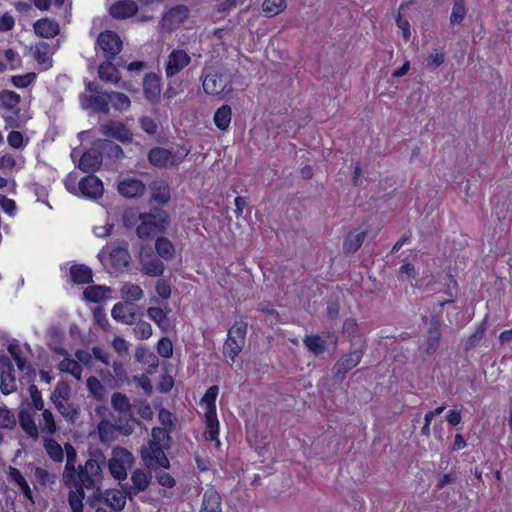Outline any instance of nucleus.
Instances as JSON below:
<instances>
[{
	"mask_svg": "<svg viewBox=\"0 0 512 512\" xmlns=\"http://www.w3.org/2000/svg\"><path fill=\"white\" fill-rule=\"evenodd\" d=\"M38 424L34 420V414L30 409H20L18 413L19 425L28 437L34 441L38 440L40 433L51 437L57 432V424L51 410H40Z\"/></svg>",
	"mask_w": 512,
	"mask_h": 512,
	"instance_id": "obj_1",
	"label": "nucleus"
},
{
	"mask_svg": "<svg viewBox=\"0 0 512 512\" xmlns=\"http://www.w3.org/2000/svg\"><path fill=\"white\" fill-rule=\"evenodd\" d=\"M62 474V481L68 488L94 489L101 478V467L94 459H89L85 464L74 467L73 470Z\"/></svg>",
	"mask_w": 512,
	"mask_h": 512,
	"instance_id": "obj_2",
	"label": "nucleus"
},
{
	"mask_svg": "<svg viewBox=\"0 0 512 512\" xmlns=\"http://www.w3.org/2000/svg\"><path fill=\"white\" fill-rule=\"evenodd\" d=\"M137 221L136 235L142 240H147L163 233L170 224V217L165 210L154 208L149 212L139 213Z\"/></svg>",
	"mask_w": 512,
	"mask_h": 512,
	"instance_id": "obj_3",
	"label": "nucleus"
},
{
	"mask_svg": "<svg viewBox=\"0 0 512 512\" xmlns=\"http://www.w3.org/2000/svg\"><path fill=\"white\" fill-rule=\"evenodd\" d=\"M231 76L223 67H207L202 73V87L206 94L217 96L231 90Z\"/></svg>",
	"mask_w": 512,
	"mask_h": 512,
	"instance_id": "obj_4",
	"label": "nucleus"
},
{
	"mask_svg": "<svg viewBox=\"0 0 512 512\" xmlns=\"http://www.w3.org/2000/svg\"><path fill=\"white\" fill-rule=\"evenodd\" d=\"M247 327L248 324L245 321L240 320L236 321L228 330L227 339L224 342L222 352L230 365L235 362L236 357L245 345Z\"/></svg>",
	"mask_w": 512,
	"mask_h": 512,
	"instance_id": "obj_5",
	"label": "nucleus"
},
{
	"mask_svg": "<svg viewBox=\"0 0 512 512\" xmlns=\"http://www.w3.org/2000/svg\"><path fill=\"white\" fill-rule=\"evenodd\" d=\"M133 455L127 449L117 447L113 449L112 457L108 462V467L112 476L118 480H124L127 477V469L133 463Z\"/></svg>",
	"mask_w": 512,
	"mask_h": 512,
	"instance_id": "obj_6",
	"label": "nucleus"
},
{
	"mask_svg": "<svg viewBox=\"0 0 512 512\" xmlns=\"http://www.w3.org/2000/svg\"><path fill=\"white\" fill-rule=\"evenodd\" d=\"M122 46L119 35L111 30L101 32L96 40V48H99L108 60H113L121 52Z\"/></svg>",
	"mask_w": 512,
	"mask_h": 512,
	"instance_id": "obj_7",
	"label": "nucleus"
},
{
	"mask_svg": "<svg viewBox=\"0 0 512 512\" xmlns=\"http://www.w3.org/2000/svg\"><path fill=\"white\" fill-rule=\"evenodd\" d=\"M141 271L150 277L162 276L165 270L164 263L152 254L150 247L142 246L139 253Z\"/></svg>",
	"mask_w": 512,
	"mask_h": 512,
	"instance_id": "obj_8",
	"label": "nucleus"
},
{
	"mask_svg": "<svg viewBox=\"0 0 512 512\" xmlns=\"http://www.w3.org/2000/svg\"><path fill=\"white\" fill-rule=\"evenodd\" d=\"M163 446L156 445L155 443H148L141 449V457L149 468H164L167 469L170 466L169 460L166 457Z\"/></svg>",
	"mask_w": 512,
	"mask_h": 512,
	"instance_id": "obj_9",
	"label": "nucleus"
},
{
	"mask_svg": "<svg viewBox=\"0 0 512 512\" xmlns=\"http://www.w3.org/2000/svg\"><path fill=\"white\" fill-rule=\"evenodd\" d=\"M191 60L190 55L184 49H173L165 62L166 77L172 78L179 74L191 63Z\"/></svg>",
	"mask_w": 512,
	"mask_h": 512,
	"instance_id": "obj_10",
	"label": "nucleus"
},
{
	"mask_svg": "<svg viewBox=\"0 0 512 512\" xmlns=\"http://www.w3.org/2000/svg\"><path fill=\"white\" fill-rule=\"evenodd\" d=\"M189 17V9L184 5H177L166 11L159 25L166 31H172L180 27Z\"/></svg>",
	"mask_w": 512,
	"mask_h": 512,
	"instance_id": "obj_11",
	"label": "nucleus"
},
{
	"mask_svg": "<svg viewBox=\"0 0 512 512\" xmlns=\"http://www.w3.org/2000/svg\"><path fill=\"white\" fill-rule=\"evenodd\" d=\"M187 153L179 156L177 153L172 152L166 148L156 147L149 151V162L157 167H166L168 165H176L180 163Z\"/></svg>",
	"mask_w": 512,
	"mask_h": 512,
	"instance_id": "obj_12",
	"label": "nucleus"
},
{
	"mask_svg": "<svg viewBox=\"0 0 512 512\" xmlns=\"http://www.w3.org/2000/svg\"><path fill=\"white\" fill-rule=\"evenodd\" d=\"M109 250L110 261L112 266L122 271L128 267L130 263V254L128 252V244L126 241H117L107 247Z\"/></svg>",
	"mask_w": 512,
	"mask_h": 512,
	"instance_id": "obj_13",
	"label": "nucleus"
},
{
	"mask_svg": "<svg viewBox=\"0 0 512 512\" xmlns=\"http://www.w3.org/2000/svg\"><path fill=\"white\" fill-rule=\"evenodd\" d=\"M0 390L4 395H9L16 391V378L14 375V367L10 359L6 356L0 358Z\"/></svg>",
	"mask_w": 512,
	"mask_h": 512,
	"instance_id": "obj_14",
	"label": "nucleus"
},
{
	"mask_svg": "<svg viewBox=\"0 0 512 512\" xmlns=\"http://www.w3.org/2000/svg\"><path fill=\"white\" fill-rule=\"evenodd\" d=\"M101 134L114 138L122 143H128L132 141V133L130 130L119 121H108L99 126Z\"/></svg>",
	"mask_w": 512,
	"mask_h": 512,
	"instance_id": "obj_15",
	"label": "nucleus"
},
{
	"mask_svg": "<svg viewBox=\"0 0 512 512\" xmlns=\"http://www.w3.org/2000/svg\"><path fill=\"white\" fill-rule=\"evenodd\" d=\"M363 354L364 351L362 349H356L342 355L334 366L335 376L338 379H343L349 370L353 369L360 363Z\"/></svg>",
	"mask_w": 512,
	"mask_h": 512,
	"instance_id": "obj_16",
	"label": "nucleus"
},
{
	"mask_svg": "<svg viewBox=\"0 0 512 512\" xmlns=\"http://www.w3.org/2000/svg\"><path fill=\"white\" fill-rule=\"evenodd\" d=\"M80 193L91 199H99L102 197L104 187L102 181L93 174L83 177L78 183Z\"/></svg>",
	"mask_w": 512,
	"mask_h": 512,
	"instance_id": "obj_17",
	"label": "nucleus"
},
{
	"mask_svg": "<svg viewBox=\"0 0 512 512\" xmlns=\"http://www.w3.org/2000/svg\"><path fill=\"white\" fill-rule=\"evenodd\" d=\"M430 327L427 332V336L423 343L425 352L429 355L436 352L439 347L441 338V321L438 317H433L429 323Z\"/></svg>",
	"mask_w": 512,
	"mask_h": 512,
	"instance_id": "obj_18",
	"label": "nucleus"
},
{
	"mask_svg": "<svg viewBox=\"0 0 512 512\" xmlns=\"http://www.w3.org/2000/svg\"><path fill=\"white\" fill-rule=\"evenodd\" d=\"M138 11V5L134 0H119L109 8L110 15L115 19L132 17Z\"/></svg>",
	"mask_w": 512,
	"mask_h": 512,
	"instance_id": "obj_19",
	"label": "nucleus"
},
{
	"mask_svg": "<svg viewBox=\"0 0 512 512\" xmlns=\"http://www.w3.org/2000/svg\"><path fill=\"white\" fill-rule=\"evenodd\" d=\"M102 164V155L100 151L96 148L91 149L85 152L79 161L78 167L83 172H95L97 171Z\"/></svg>",
	"mask_w": 512,
	"mask_h": 512,
	"instance_id": "obj_20",
	"label": "nucleus"
},
{
	"mask_svg": "<svg viewBox=\"0 0 512 512\" xmlns=\"http://www.w3.org/2000/svg\"><path fill=\"white\" fill-rule=\"evenodd\" d=\"M112 318L126 325H132L136 319L133 306L128 303L117 302L111 310Z\"/></svg>",
	"mask_w": 512,
	"mask_h": 512,
	"instance_id": "obj_21",
	"label": "nucleus"
},
{
	"mask_svg": "<svg viewBox=\"0 0 512 512\" xmlns=\"http://www.w3.org/2000/svg\"><path fill=\"white\" fill-rule=\"evenodd\" d=\"M219 435V421L216 412L205 411V431L204 438L207 441L215 442L217 448L220 447L221 442L218 438Z\"/></svg>",
	"mask_w": 512,
	"mask_h": 512,
	"instance_id": "obj_22",
	"label": "nucleus"
},
{
	"mask_svg": "<svg viewBox=\"0 0 512 512\" xmlns=\"http://www.w3.org/2000/svg\"><path fill=\"white\" fill-rule=\"evenodd\" d=\"M143 92L147 100L155 101L161 92V78L156 73H148L143 80Z\"/></svg>",
	"mask_w": 512,
	"mask_h": 512,
	"instance_id": "obj_23",
	"label": "nucleus"
},
{
	"mask_svg": "<svg viewBox=\"0 0 512 512\" xmlns=\"http://www.w3.org/2000/svg\"><path fill=\"white\" fill-rule=\"evenodd\" d=\"M118 191L124 197L133 198L142 196L146 191V186L138 179L129 178L119 182Z\"/></svg>",
	"mask_w": 512,
	"mask_h": 512,
	"instance_id": "obj_24",
	"label": "nucleus"
},
{
	"mask_svg": "<svg viewBox=\"0 0 512 512\" xmlns=\"http://www.w3.org/2000/svg\"><path fill=\"white\" fill-rule=\"evenodd\" d=\"M57 352L65 356V358L58 364L59 370L65 373H69L75 379L80 380L82 377L83 368L78 363V361L72 359L68 352L63 348L58 349Z\"/></svg>",
	"mask_w": 512,
	"mask_h": 512,
	"instance_id": "obj_25",
	"label": "nucleus"
},
{
	"mask_svg": "<svg viewBox=\"0 0 512 512\" xmlns=\"http://www.w3.org/2000/svg\"><path fill=\"white\" fill-rule=\"evenodd\" d=\"M36 35L42 38H54L60 32L59 24L52 19L43 18L34 23Z\"/></svg>",
	"mask_w": 512,
	"mask_h": 512,
	"instance_id": "obj_26",
	"label": "nucleus"
},
{
	"mask_svg": "<svg viewBox=\"0 0 512 512\" xmlns=\"http://www.w3.org/2000/svg\"><path fill=\"white\" fill-rule=\"evenodd\" d=\"M101 501L112 510L120 511L125 507L126 496L118 489H108L103 493Z\"/></svg>",
	"mask_w": 512,
	"mask_h": 512,
	"instance_id": "obj_27",
	"label": "nucleus"
},
{
	"mask_svg": "<svg viewBox=\"0 0 512 512\" xmlns=\"http://www.w3.org/2000/svg\"><path fill=\"white\" fill-rule=\"evenodd\" d=\"M98 76L106 83L118 84L121 79L118 68L108 59L98 66Z\"/></svg>",
	"mask_w": 512,
	"mask_h": 512,
	"instance_id": "obj_28",
	"label": "nucleus"
},
{
	"mask_svg": "<svg viewBox=\"0 0 512 512\" xmlns=\"http://www.w3.org/2000/svg\"><path fill=\"white\" fill-rule=\"evenodd\" d=\"M112 408L121 415H129L133 419L132 405L128 397L121 392H114L111 396Z\"/></svg>",
	"mask_w": 512,
	"mask_h": 512,
	"instance_id": "obj_29",
	"label": "nucleus"
},
{
	"mask_svg": "<svg viewBox=\"0 0 512 512\" xmlns=\"http://www.w3.org/2000/svg\"><path fill=\"white\" fill-rule=\"evenodd\" d=\"M201 512H222L221 497L214 489H207L203 495Z\"/></svg>",
	"mask_w": 512,
	"mask_h": 512,
	"instance_id": "obj_30",
	"label": "nucleus"
},
{
	"mask_svg": "<svg viewBox=\"0 0 512 512\" xmlns=\"http://www.w3.org/2000/svg\"><path fill=\"white\" fill-rule=\"evenodd\" d=\"M94 145L100 151L101 155L104 154L115 159H120L124 156L122 148L109 139H99Z\"/></svg>",
	"mask_w": 512,
	"mask_h": 512,
	"instance_id": "obj_31",
	"label": "nucleus"
},
{
	"mask_svg": "<svg viewBox=\"0 0 512 512\" xmlns=\"http://www.w3.org/2000/svg\"><path fill=\"white\" fill-rule=\"evenodd\" d=\"M111 292L112 289L108 286L92 285L85 288L83 296L85 300L97 303L108 298Z\"/></svg>",
	"mask_w": 512,
	"mask_h": 512,
	"instance_id": "obj_32",
	"label": "nucleus"
},
{
	"mask_svg": "<svg viewBox=\"0 0 512 512\" xmlns=\"http://www.w3.org/2000/svg\"><path fill=\"white\" fill-rule=\"evenodd\" d=\"M121 298L124 299V303L131 304L135 301H139L143 298L144 292L139 285L131 282L124 283L120 288Z\"/></svg>",
	"mask_w": 512,
	"mask_h": 512,
	"instance_id": "obj_33",
	"label": "nucleus"
},
{
	"mask_svg": "<svg viewBox=\"0 0 512 512\" xmlns=\"http://www.w3.org/2000/svg\"><path fill=\"white\" fill-rule=\"evenodd\" d=\"M155 250L158 256L166 261L172 260L176 253L175 245L163 236L155 240Z\"/></svg>",
	"mask_w": 512,
	"mask_h": 512,
	"instance_id": "obj_34",
	"label": "nucleus"
},
{
	"mask_svg": "<svg viewBox=\"0 0 512 512\" xmlns=\"http://www.w3.org/2000/svg\"><path fill=\"white\" fill-rule=\"evenodd\" d=\"M70 276L76 284H88L92 282V270L83 264L72 265L70 268Z\"/></svg>",
	"mask_w": 512,
	"mask_h": 512,
	"instance_id": "obj_35",
	"label": "nucleus"
},
{
	"mask_svg": "<svg viewBox=\"0 0 512 512\" xmlns=\"http://www.w3.org/2000/svg\"><path fill=\"white\" fill-rule=\"evenodd\" d=\"M151 199L160 204H166L170 200V188L165 181H154L151 187Z\"/></svg>",
	"mask_w": 512,
	"mask_h": 512,
	"instance_id": "obj_36",
	"label": "nucleus"
},
{
	"mask_svg": "<svg viewBox=\"0 0 512 512\" xmlns=\"http://www.w3.org/2000/svg\"><path fill=\"white\" fill-rule=\"evenodd\" d=\"M305 347L314 355L323 354L327 349V341L319 335H307L303 339Z\"/></svg>",
	"mask_w": 512,
	"mask_h": 512,
	"instance_id": "obj_37",
	"label": "nucleus"
},
{
	"mask_svg": "<svg viewBox=\"0 0 512 512\" xmlns=\"http://www.w3.org/2000/svg\"><path fill=\"white\" fill-rule=\"evenodd\" d=\"M0 102L4 109L17 113L19 111L18 106L21 102V97L14 91L3 90L0 92Z\"/></svg>",
	"mask_w": 512,
	"mask_h": 512,
	"instance_id": "obj_38",
	"label": "nucleus"
},
{
	"mask_svg": "<svg viewBox=\"0 0 512 512\" xmlns=\"http://www.w3.org/2000/svg\"><path fill=\"white\" fill-rule=\"evenodd\" d=\"M134 424H140L134 416L130 419L129 415L119 414L115 423H113L116 432H119L123 436H130L134 432Z\"/></svg>",
	"mask_w": 512,
	"mask_h": 512,
	"instance_id": "obj_39",
	"label": "nucleus"
},
{
	"mask_svg": "<svg viewBox=\"0 0 512 512\" xmlns=\"http://www.w3.org/2000/svg\"><path fill=\"white\" fill-rule=\"evenodd\" d=\"M58 412L70 423H75L79 417L80 409L77 405L68 401L54 403Z\"/></svg>",
	"mask_w": 512,
	"mask_h": 512,
	"instance_id": "obj_40",
	"label": "nucleus"
},
{
	"mask_svg": "<svg viewBox=\"0 0 512 512\" xmlns=\"http://www.w3.org/2000/svg\"><path fill=\"white\" fill-rule=\"evenodd\" d=\"M44 448L48 456L54 462H62L64 459V452L61 445L51 437H44Z\"/></svg>",
	"mask_w": 512,
	"mask_h": 512,
	"instance_id": "obj_41",
	"label": "nucleus"
},
{
	"mask_svg": "<svg viewBox=\"0 0 512 512\" xmlns=\"http://www.w3.org/2000/svg\"><path fill=\"white\" fill-rule=\"evenodd\" d=\"M232 111L230 106H221L214 114V123L216 127L222 131L228 129L231 122Z\"/></svg>",
	"mask_w": 512,
	"mask_h": 512,
	"instance_id": "obj_42",
	"label": "nucleus"
},
{
	"mask_svg": "<svg viewBox=\"0 0 512 512\" xmlns=\"http://www.w3.org/2000/svg\"><path fill=\"white\" fill-rule=\"evenodd\" d=\"M147 315L162 331H167L169 328V320L167 313L162 308L149 307L147 309Z\"/></svg>",
	"mask_w": 512,
	"mask_h": 512,
	"instance_id": "obj_43",
	"label": "nucleus"
},
{
	"mask_svg": "<svg viewBox=\"0 0 512 512\" xmlns=\"http://www.w3.org/2000/svg\"><path fill=\"white\" fill-rule=\"evenodd\" d=\"M109 99L107 97V93L103 95H98L89 99V102L86 104L82 102V106L84 108H92L96 112H100L103 114H107L109 112Z\"/></svg>",
	"mask_w": 512,
	"mask_h": 512,
	"instance_id": "obj_44",
	"label": "nucleus"
},
{
	"mask_svg": "<svg viewBox=\"0 0 512 512\" xmlns=\"http://www.w3.org/2000/svg\"><path fill=\"white\" fill-rule=\"evenodd\" d=\"M286 0H264L262 11L266 17H274L285 10Z\"/></svg>",
	"mask_w": 512,
	"mask_h": 512,
	"instance_id": "obj_45",
	"label": "nucleus"
},
{
	"mask_svg": "<svg viewBox=\"0 0 512 512\" xmlns=\"http://www.w3.org/2000/svg\"><path fill=\"white\" fill-rule=\"evenodd\" d=\"M34 59L40 65L50 66L51 64V47L46 42H41L35 46Z\"/></svg>",
	"mask_w": 512,
	"mask_h": 512,
	"instance_id": "obj_46",
	"label": "nucleus"
},
{
	"mask_svg": "<svg viewBox=\"0 0 512 512\" xmlns=\"http://www.w3.org/2000/svg\"><path fill=\"white\" fill-rule=\"evenodd\" d=\"M365 237L366 233L364 231L356 234L351 233L347 235L343 243L344 251L346 253H354L361 247Z\"/></svg>",
	"mask_w": 512,
	"mask_h": 512,
	"instance_id": "obj_47",
	"label": "nucleus"
},
{
	"mask_svg": "<svg viewBox=\"0 0 512 512\" xmlns=\"http://www.w3.org/2000/svg\"><path fill=\"white\" fill-rule=\"evenodd\" d=\"M68 493V503L72 512H83V500L85 498L84 490L70 488Z\"/></svg>",
	"mask_w": 512,
	"mask_h": 512,
	"instance_id": "obj_48",
	"label": "nucleus"
},
{
	"mask_svg": "<svg viewBox=\"0 0 512 512\" xmlns=\"http://www.w3.org/2000/svg\"><path fill=\"white\" fill-rule=\"evenodd\" d=\"M107 97L116 110L126 111L131 106L129 97L124 93L112 91L107 93Z\"/></svg>",
	"mask_w": 512,
	"mask_h": 512,
	"instance_id": "obj_49",
	"label": "nucleus"
},
{
	"mask_svg": "<svg viewBox=\"0 0 512 512\" xmlns=\"http://www.w3.org/2000/svg\"><path fill=\"white\" fill-rule=\"evenodd\" d=\"M131 481L136 492L144 491L149 485L150 475L142 469H136L131 475Z\"/></svg>",
	"mask_w": 512,
	"mask_h": 512,
	"instance_id": "obj_50",
	"label": "nucleus"
},
{
	"mask_svg": "<svg viewBox=\"0 0 512 512\" xmlns=\"http://www.w3.org/2000/svg\"><path fill=\"white\" fill-rule=\"evenodd\" d=\"M135 358L136 361L148 364L149 366L157 367L158 366V358L156 355L150 351L145 346H138L135 350Z\"/></svg>",
	"mask_w": 512,
	"mask_h": 512,
	"instance_id": "obj_51",
	"label": "nucleus"
},
{
	"mask_svg": "<svg viewBox=\"0 0 512 512\" xmlns=\"http://www.w3.org/2000/svg\"><path fill=\"white\" fill-rule=\"evenodd\" d=\"M86 384L87 389L89 393L93 396V398H95L98 401L103 400L105 398L106 389L98 378H96L95 376H90L88 377Z\"/></svg>",
	"mask_w": 512,
	"mask_h": 512,
	"instance_id": "obj_52",
	"label": "nucleus"
},
{
	"mask_svg": "<svg viewBox=\"0 0 512 512\" xmlns=\"http://www.w3.org/2000/svg\"><path fill=\"white\" fill-rule=\"evenodd\" d=\"M29 393L31 398V403L27 405V407H23L22 409H30L33 414L35 411H40L45 409L44 408V400L42 398L41 392L37 388L36 385L32 384L29 387Z\"/></svg>",
	"mask_w": 512,
	"mask_h": 512,
	"instance_id": "obj_53",
	"label": "nucleus"
},
{
	"mask_svg": "<svg viewBox=\"0 0 512 512\" xmlns=\"http://www.w3.org/2000/svg\"><path fill=\"white\" fill-rule=\"evenodd\" d=\"M115 427L109 420H101L98 424V434L102 442H110L115 438Z\"/></svg>",
	"mask_w": 512,
	"mask_h": 512,
	"instance_id": "obj_54",
	"label": "nucleus"
},
{
	"mask_svg": "<svg viewBox=\"0 0 512 512\" xmlns=\"http://www.w3.org/2000/svg\"><path fill=\"white\" fill-rule=\"evenodd\" d=\"M466 7L464 0H454V4L452 7V12L450 15V23L452 25L460 24L464 16L466 15Z\"/></svg>",
	"mask_w": 512,
	"mask_h": 512,
	"instance_id": "obj_55",
	"label": "nucleus"
},
{
	"mask_svg": "<svg viewBox=\"0 0 512 512\" xmlns=\"http://www.w3.org/2000/svg\"><path fill=\"white\" fill-rule=\"evenodd\" d=\"M70 386L66 383H58L51 394L50 400L51 402L57 403L61 401H68L70 397Z\"/></svg>",
	"mask_w": 512,
	"mask_h": 512,
	"instance_id": "obj_56",
	"label": "nucleus"
},
{
	"mask_svg": "<svg viewBox=\"0 0 512 512\" xmlns=\"http://www.w3.org/2000/svg\"><path fill=\"white\" fill-rule=\"evenodd\" d=\"M218 393H219L218 386L214 385V386H211V387H209L207 389V391L205 392L204 396L201 399L202 404L206 405V410L205 411L213 410V412H216L215 401H216V398L218 396Z\"/></svg>",
	"mask_w": 512,
	"mask_h": 512,
	"instance_id": "obj_57",
	"label": "nucleus"
},
{
	"mask_svg": "<svg viewBox=\"0 0 512 512\" xmlns=\"http://www.w3.org/2000/svg\"><path fill=\"white\" fill-rule=\"evenodd\" d=\"M16 423L14 414L7 407H0V428L11 430Z\"/></svg>",
	"mask_w": 512,
	"mask_h": 512,
	"instance_id": "obj_58",
	"label": "nucleus"
},
{
	"mask_svg": "<svg viewBox=\"0 0 512 512\" xmlns=\"http://www.w3.org/2000/svg\"><path fill=\"white\" fill-rule=\"evenodd\" d=\"M169 432L166 428L154 427L152 429V440L149 443H155L164 447L170 440Z\"/></svg>",
	"mask_w": 512,
	"mask_h": 512,
	"instance_id": "obj_59",
	"label": "nucleus"
},
{
	"mask_svg": "<svg viewBox=\"0 0 512 512\" xmlns=\"http://www.w3.org/2000/svg\"><path fill=\"white\" fill-rule=\"evenodd\" d=\"M36 77L35 73L29 72L24 75L12 76L11 82L17 88H26L35 81Z\"/></svg>",
	"mask_w": 512,
	"mask_h": 512,
	"instance_id": "obj_60",
	"label": "nucleus"
},
{
	"mask_svg": "<svg viewBox=\"0 0 512 512\" xmlns=\"http://www.w3.org/2000/svg\"><path fill=\"white\" fill-rule=\"evenodd\" d=\"M134 334L140 340L148 339L152 336V326L150 323L140 320L136 323Z\"/></svg>",
	"mask_w": 512,
	"mask_h": 512,
	"instance_id": "obj_61",
	"label": "nucleus"
},
{
	"mask_svg": "<svg viewBox=\"0 0 512 512\" xmlns=\"http://www.w3.org/2000/svg\"><path fill=\"white\" fill-rule=\"evenodd\" d=\"M65 451H66V464L64 467L63 473H66V477L69 475L70 470H73L74 467H76V451L73 448V446L69 443L65 444Z\"/></svg>",
	"mask_w": 512,
	"mask_h": 512,
	"instance_id": "obj_62",
	"label": "nucleus"
},
{
	"mask_svg": "<svg viewBox=\"0 0 512 512\" xmlns=\"http://www.w3.org/2000/svg\"><path fill=\"white\" fill-rule=\"evenodd\" d=\"M157 352L163 358H170L173 355V345L168 337H162L157 343Z\"/></svg>",
	"mask_w": 512,
	"mask_h": 512,
	"instance_id": "obj_63",
	"label": "nucleus"
},
{
	"mask_svg": "<svg viewBox=\"0 0 512 512\" xmlns=\"http://www.w3.org/2000/svg\"><path fill=\"white\" fill-rule=\"evenodd\" d=\"M486 329V323L483 321L480 326L477 327L475 332L468 338L466 342L465 349L469 350L472 349L477 345V343L482 339L484 332Z\"/></svg>",
	"mask_w": 512,
	"mask_h": 512,
	"instance_id": "obj_64",
	"label": "nucleus"
}]
</instances>
